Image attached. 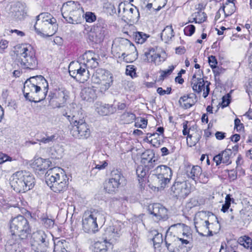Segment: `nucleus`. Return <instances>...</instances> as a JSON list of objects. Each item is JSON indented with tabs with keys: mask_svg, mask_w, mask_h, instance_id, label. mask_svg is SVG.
<instances>
[{
	"mask_svg": "<svg viewBox=\"0 0 252 252\" xmlns=\"http://www.w3.org/2000/svg\"><path fill=\"white\" fill-rule=\"evenodd\" d=\"M195 30V27L194 26L189 25L185 28L184 32L186 35L191 36L194 33Z\"/></svg>",
	"mask_w": 252,
	"mask_h": 252,
	"instance_id": "49",
	"label": "nucleus"
},
{
	"mask_svg": "<svg viewBox=\"0 0 252 252\" xmlns=\"http://www.w3.org/2000/svg\"><path fill=\"white\" fill-rule=\"evenodd\" d=\"M10 229L11 232V239L10 241L13 244L27 239L31 233L28 220L21 215L18 216L11 220Z\"/></svg>",
	"mask_w": 252,
	"mask_h": 252,
	"instance_id": "2",
	"label": "nucleus"
},
{
	"mask_svg": "<svg viewBox=\"0 0 252 252\" xmlns=\"http://www.w3.org/2000/svg\"><path fill=\"white\" fill-rule=\"evenodd\" d=\"M57 139V135L56 134H53L51 135H48L47 134H45V136L41 138L37 141L43 143L48 144L51 145L53 144L55 140Z\"/></svg>",
	"mask_w": 252,
	"mask_h": 252,
	"instance_id": "42",
	"label": "nucleus"
},
{
	"mask_svg": "<svg viewBox=\"0 0 252 252\" xmlns=\"http://www.w3.org/2000/svg\"><path fill=\"white\" fill-rule=\"evenodd\" d=\"M230 95L229 94L224 95L222 98L221 105L222 107L224 108L227 106L230 102Z\"/></svg>",
	"mask_w": 252,
	"mask_h": 252,
	"instance_id": "56",
	"label": "nucleus"
},
{
	"mask_svg": "<svg viewBox=\"0 0 252 252\" xmlns=\"http://www.w3.org/2000/svg\"><path fill=\"white\" fill-rule=\"evenodd\" d=\"M62 179H63V182L68 180V178L63 170L60 168H51L45 174V181L50 188L55 183H61L63 181Z\"/></svg>",
	"mask_w": 252,
	"mask_h": 252,
	"instance_id": "14",
	"label": "nucleus"
},
{
	"mask_svg": "<svg viewBox=\"0 0 252 252\" xmlns=\"http://www.w3.org/2000/svg\"><path fill=\"white\" fill-rule=\"evenodd\" d=\"M85 19L87 22L92 23L96 20V16L94 13L88 12L85 14Z\"/></svg>",
	"mask_w": 252,
	"mask_h": 252,
	"instance_id": "54",
	"label": "nucleus"
},
{
	"mask_svg": "<svg viewBox=\"0 0 252 252\" xmlns=\"http://www.w3.org/2000/svg\"><path fill=\"white\" fill-rule=\"evenodd\" d=\"M114 231H115V228L114 227H112V226H110L107 227L105 231V235L106 236H108V238H115Z\"/></svg>",
	"mask_w": 252,
	"mask_h": 252,
	"instance_id": "51",
	"label": "nucleus"
},
{
	"mask_svg": "<svg viewBox=\"0 0 252 252\" xmlns=\"http://www.w3.org/2000/svg\"><path fill=\"white\" fill-rule=\"evenodd\" d=\"M40 219L42 224L46 228H51L54 226V220L48 218L46 216L42 215Z\"/></svg>",
	"mask_w": 252,
	"mask_h": 252,
	"instance_id": "43",
	"label": "nucleus"
},
{
	"mask_svg": "<svg viewBox=\"0 0 252 252\" xmlns=\"http://www.w3.org/2000/svg\"><path fill=\"white\" fill-rule=\"evenodd\" d=\"M157 161L158 159L152 150H147L142 154L141 162L146 168H153L157 164Z\"/></svg>",
	"mask_w": 252,
	"mask_h": 252,
	"instance_id": "23",
	"label": "nucleus"
},
{
	"mask_svg": "<svg viewBox=\"0 0 252 252\" xmlns=\"http://www.w3.org/2000/svg\"><path fill=\"white\" fill-rule=\"evenodd\" d=\"M61 11L63 17L68 23L78 24L83 19L84 11L78 2L67 1L63 3Z\"/></svg>",
	"mask_w": 252,
	"mask_h": 252,
	"instance_id": "4",
	"label": "nucleus"
},
{
	"mask_svg": "<svg viewBox=\"0 0 252 252\" xmlns=\"http://www.w3.org/2000/svg\"><path fill=\"white\" fill-rule=\"evenodd\" d=\"M144 55L145 61L156 65L161 64L167 58L165 52L158 47L149 49L148 51L145 53Z\"/></svg>",
	"mask_w": 252,
	"mask_h": 252,
	"instance_id": "12",
	"label": "nucleus"
},
{
	"mask_svg": "<svg viewBox=\"0 0 252 252\" xmlns=\"http://www.w3.org/2000/svg\"><path fill=\"white\" fill-rule=\"evenodd\" d=\"M150 234L153 236L152 238V241L153 242L154 246L156 247V246L158 247L160 244L163 242L162 235L159 233L156 230H152L150 232Z\"/></svg>",
	"mask_w": 252,
	"mask_h": 252,
	"instance_id": "37",
	"label": "nucleus"
},
{
	"mask_svg": "<svg viewBox=\"0 0 252 252\" xmlns=\"http://www.w3.org/2000/svg\"><path fill=\"white\" fill-rule=\"evenodd\" d=\"M107 246L105 242H96L94 245V252H106Z\"/></svg>",
	"mask_w": 252,
	"mask_h": 252,
	"instance_id": "41",
	"label": "nucleus"
},
{
	"mask_svg": "<svg viewBox=\"0 0 252 252\" xmlns=\"http://www.w3.org/2000/svg\"><path fill=\"white\" fill-rule=\"evenodd\" d=\"M126 75L130 76L131 77L135 76L136 74L135 69L133 65H127L126 70Z\"/></svg>",
	"mask_w": 252,
	"mask_h": 252,
	"instance_id": "52",
	"label": "nucleus"
},
{
	"mask_svg": "<svg viewBox=\"0 0 252 252\" xmlns=\"http://www.w3.org/2000/svg\"><path fill=\"white\" fill-rule=\"evenodd\" d=\"M147 120L144 118H140V121L138 120L135 123V126L137 127L144 128L147 125Z\"/></svg>",
	"mask_w": 252,
	"mask_h": 252,
	"instance_id": "53",
	"label": "nucleus"
},
{
	"mask_svg": "<svg viewBox=\"0 0 252 252\" xmlns=\"http://www.w3.org/2000/svg\"><path fill=\"white\" fill-rule=\"evenodd\" d=\"M94 83L99 85V88L101 92L107 90L113 83L112 75L108 71L101 69H97L92 78Z\"/></svg>",
	"mask_w": 252,
	"mask_h": 252,
	"instance_id": "8",
	"label": "nucleus"
},
{
	"mask_svg": "<svg viewBox=\"0 0 252 252\" xmlns=\"http://www.w3.org/2000/svg\"><path fill=\"white\" fill-rule=\"evenodd\" d=\"M177 241L181 242V245L178 246L180 249V252H188L191 250L192 245L190 241H192V240L184 238H177Z\"/></svg>",
	"mask_w": 252,
	"mask_h": 252,
	"instance_id": "33",
	"label": "nucleus"
},
{
	"mask_svg": "<svg viewBox=\"0 0 252 252\" xmlns=\"http://www.w3.org/2000/svg\"><path fill=\"white\" fill-rule=\"evenodd\" d=\"M19 58L23 68L32 70L37 68L38 62L35 57V51L31 45L26 44L21 47Z\"/></svg>",
	"mask_w": 252,
	"mask_h": 252,
	"instance_id": "5",
	"label": "nucleus"
},
{
	"mask_svg": "<svg viewBox=\"0 0 252 252\" xmlns=\"http://www.w3.org/2000/svg\"><path fill=\"white\" fill-rule=\"evenodd\" d=\"M83 57L84 60L83 64L85 65L86 69L87 68H94L98 66V63L96 58L93 57L89 58L88 55L87 54L83 55Z\"/></svg>",
	"mask_w": 252,
	"mask_h": 252,
	"instance_id": "34",
	"label": "nucleus"
},
{
	"mask_svg": "<svg viewBox=\"0 0 252 252\" xmlns=\"http://www.w3.org/2000/svg\"><path fill=\"white\" fill-rule=\"evenodd\" d=\"M120 48L123 52L122 57L126 62H133L137 58L136 48L129 40L122 38L120 41Z\"/></svg>",
	"mask_w": 252,
	"mask_h": 252,
	"instance_id": "10",
	"label": "nucleus"
},
{
	"mask_svg": "<svg viewBox=\"0 0 252 252\" xmlns=\"http://www.w3.org/2000/svg\"><path fill=\"white\" fill-rule=\"evenodd\" d=\"M98 113L102 116L108 115L114 113L116 111V108L113 105L108 104H101L96 107Z\"/></svg>",
	"mask_w": 252,
	"mask_h": 252,
	"instance_id": "30",
	"label": "nucleus"
},
{
	"mask_svg": "<svg viewBox=\"0 0 252 252\" xmlns=\"http://www.w3.org/2000/svg\"><path fill=\"white\" fill-rule=\"evenodd\" d=\"M151 169L152 168H146L144 165H140L137 167L136 169V174L138 178L139 183H141L140 180L145 177L149 170Z\"/></svg>",
	"mask_w": 252,
	"mask_h": 252,
	"instance_id": "38",
	"label": "nucleus"
},
{
	"mask_svg": "<svg viewBox=\"0 0 252 252\" xmlns=\"http://www.w3.org/2000/svg\"><path fill=\"white\" fill-rule=\"evenodd\" d=\"M173 36V30L171 26H166L161 33V39L165 42H168Z\"/></svg>",
	"mask_w": 252,
	"mask_h": 252,
	"instance_id": "35",
	"label": "nucleus"
},
{
	"mask_svg": "<svg viewBox=\"0 0 252 252\" xmlns=\"http://www.w3.org/2000/svg\"><path fill=\"white\" fill-rule=\"evenodd\" d=\"M208 62L212 68H215L218 64L217 60L214 56H211L208 58Z\"/></svg>",
	"mask_w": 252,
	"mask_h": 252,
	"instance_id": "57",
	"label": "nucleus"
},
{
	"mask_svg": "<svg viewBox=\"0 0 252 252\" xmlns=\"http://www.w3.org/2000/svg\"><path fill=\"white\" fill-rule=\"evenodd\" d=\"M189 228L188 226H185L184 232H183V235L184 238H188L189 240H192V234L188 231Z\"/></svg>",
	"mask_w": 252,
	"mask_h": 252,
	"instance_id": "59",
	"label": "nucleus"
},
{
	"mask_svg": "<svg viewBox=\"0 0 252 252\" xmlns=\"http://www.w3.org/2000/svg\"><path fill=\"white\" fill-rule=\"evenodd\" d=\"M51 164V162L49 159L38 158L34 159L32 163V167L36 172H41L47 169Z\"/></svg>",
	"mask_w": 252,
	"mask_h": 252,
	"instance_id": "24",
	"label": "nucleus"
},
{
	"mask_svg": "<svg viewBox=\"0 0 252 252\" xmlns=\"http://www.w3.org/2000/svg\"><path fill=\"white\" fill-rule=\"evenodd\" d=\"M165 243L166 247L168 250L170 252H180V248H176L175 247V245L176 244V241L172 243H169L167 240L166 239H165Z\"/></svg>",
	"mask_w": 252,
	"mask_h": 252,
	"instance_id": "46",
	"label": "nucleus"
},
{
	"mask_svg": "<svg viewBox=\"0 0 252 252\" xmlns=\"http://www.w3.org/2000/svg\"><path fill=\"white\" fill-rule=\"evenodd\" d=\"M235 128L237 131H240L243 127V124L241 123L240 120L236 118L234 120Z\"/></svg>",
	"mask_w": 252,
	"mask_h": 252,
	"instance_id": "61",
	"label": "nucleus"
},
{
	"mask_svg": "<svg viewBox=\"0 0 252 252\" xmlns=\"http://www.w3.org/2000/svg\"><path fill=\"white\" fill-rule=\"evenodd\" d=\"M221 154H219L218 155H216L214 157V160L216 163L217 165H219L220 164L221 162L222 163V160H221Z\"/></svg>",
	"mask_w": 252,
	"mask_h": 252,
	"instance_id": "64",
	"label": "nucleus"
},
{
	"mask_svg": "<svg viewBox=\"0 0 252 252\" xmlns=\"http://www.w3.org/2000/svg\"><path fill=\"white\" fill-rule=\"evenodd\" d=\"M149 37V35L142 32H136L134 35L135 42L138 44L143 43Z\"/></svg>",
	"mask_w": 252,
	"mask_h": 252,
	"instance_id": "40",
	"label": "nucleus"
},
{
	"mask_svg": "<svg viewBox=\"0 0 252 252\" xmlns=\"http://www.w3.org/2000/svg\"><path fill=\"white\" fill-rule=\"evenodd\" d=\"M210 174L207 172L202 173V170L201 169V171L200 173V175H199V179H198L199 182L202 183H206L208 182Z\"/></svg>",
	"mask_w": 252,
	"mask_h": 252,
	"instance_id": "50",
	"label": "nucleus"
},
{
	"mask_svg": "<svg viewBox=\"0 0 252 252\" xmlns=\"http://www.w3.org/2000/svg\"><path fill=\"white\" fill-rule=\"evenodd\" d=\"M10 185L15 191L25 192L33 187L34 178L29 172L19 171L12 176Z\"/></svg>",
	"mask_w": 252,
	"mask_h": 252,
	"instance_id": "3",
	"label": "nucleus"
},
{
	"mask_svg": "<svg viewBox=\"0 0 252 252\" xmlns=\"http://www.w3.org/2000/svg\"><path fill=\"white\" fill-rule=\"evenodd\" d=\"M173 196L178 198H184L188 194L187 185L185 182H175L171 188Z\"/></svg>",
	"mask_w": 252,
	"mask_h": 252,
	"instance_id": "22",
	"label": "nucleus"
},
{
	"mask_svg": "<svg viewBox=\"0 0 252 252\" xmlns=\"http://www.w3.org/2000/svg\"><path fill=\"white\" fill-rule=\"evenodd\" d=\"M35 81V88L37 92L36 101H41L44 100L47 94L49 85L47 81L41 75L33 76Z\"/></svg>",
	"mask_w": 252,
	"mask_h": 252,
	"instance_id": "18",
	"label": "nucleus"
},
{
	"mask_svg": "<svg viewBox=\"0 0 252 252\" xmlns=\"http://www.w3.org/2000/svg\"><path fill=\"white\" fill-rule=\"evenodd\" d=\"M64 243L61 241H58L54 243V251L56 252H65L66 250L63 245Z\"/></svg>",
	"mask_w": 252,
	"mask_h": 252,
	"instance_id": "48",
	"label": "nucleus"
},
{
	"mask_svg": "<svg viewBox=\"0 0 252 252\" xmlns=\"http://www.w3.org/2000/svg\"><path fill=\"white\" fill-rule=\"evenodd\" d=\"M27 7L25 3L17 2L14 3L11 7L12 16L16 19L21 20L24 19L27 14Z\"/></svg>",
	"mask_w": 252,
	"mask_h": 252,
	"instance_id": "20",
	"label": "nucleus"
},
{
	"mask_svg": "<svg viewBox=\"0 0 252 252\" xmlns=\"http://www.w3.org/2000/svg\"><path fill=\"white\" fill-rule=\"evenodd\" d=\"M112 227H114L115 228L114 233L115 238L119 237L121 235H122L123 233L122 229L124 227L123 223L119 222L114 225H112Z\"/></svg>",
	"mask_w": 252,
	"mask_h": 252,
	"instance_id": "45",
	"label": "nucleus"
},
{
	"mask_svg": "<svg viewBox=\"0 0 252 252\" xmlns=\"http://www.w3.org/2000/svg\"><path fill=\"white\" fill-rule=\"evenodd\" d=\"M202 132L199 130L193 131L187 137V143L189 147L195 146L201 138Z\"/></svg>",
	"mask_w": 252,
	"mask_h": 252,
	"instance_id": "31",
	"label": "nucleus"
},
{
	"mask_svg": "<svg viewBox=\"0 0 252 252\" xmlns=\"http://www.w3.org/2000/svg\"><path fill=\"white\" fill-rule=\"evenodd\" d=\"M211 223L208 220H203L200 218L197 217L194 219V225L196 232L201 236H204L203 232H205L207 229L209 228V225ZM213 224V223H211Z\"/></svg>",
	"mask_w": 252,
	"mask_h": 252,
	"instance_id": "25",
	"label": "nucleus"
},
{
	"mask_svg": "<svg viewBox=\"0 0 252 252\" xmlns=\"http://www.w3.org/2000/svg\"><path fill=\"white\" fill-rule=\"evenodd\" d=\"M81 96L83 99L87 101H93L96 97L95 90L92 87L84 88L81 91Z\"/></svg>",
	"mask_w": 252,
	"mask_h": 252,
	"instance_id": "29",
	"label": "nucleus"
},
{
	"mask_svg": "<svg viewBox=\"0 0 252 252\" xmlns=\"http://www.w3.org/2000/svg\"><path fill=\"white\" fill-rule=\"evenodd\" d=\"M63 181L60 183H55L52 185L50 189L55 192L62 193L65 190L67 187L68 181L63 182V179H62Z\"/></svg>",
	"mask_w": 252,
	"mask_h": 252,
	"instance_id": "36",
	"label": "nucleus"
},
{
	"mask_svg": "<svg viewBox=\"0 0 252 252\" xmlns=\"http://www.w3.org/2000/svg\"><path fill=\"white\" fill-rule=\"evenodd\" d=\"M148 211L158 220H166L168 218V211L164 206H148Z\"/></svg>",
	"mask_w": 252,
	"mask_h": 252,
	"instance_id": "19",
	"label": "nucleus"
},
{
	"mask_svg": "<svg viewBox=\"0 0 252 252\" xmlns=\"http://www.w3.org/2000/svg\"><path fill=\"white\" fill-rule=\"evenodd\" d=\"M171 88L168 87L166 90H163L161 87H158L157 89V92L160 95H163L165 94H170L171 93Z\"/></svg>",
	"mask_w": 252,
	"mask_h": 252,
	"instance_id": "55",
	"label": "nucleus"
},
{
	"mask_svg": "<svg viewBox=\"0 0 252 252\" xmlns=\"http://www.w3.org/2000/svg\"><path fill=\"white\" fill-rule=\"evenodd\" d=\"M176 67V65H170L169 66L168 69L165 70H162L160 71L161 74L160 75V79L163 80L165 78L167 77L169 75H170L174 69H175Z\"/></svg>",
	"mask_w": 252,
	"mask_h": 252,
	"instance_id": "47",
	"label": "nucleus"
},
{
	"mask_svg": "<svg viewBox=\"0 0 252 252\" xmlns=\"http://www.w3.org/2000/svg\"><path fill=\"white\" fill-rule=\"evenodd\" d=\"M207 18V16L204 12L199 11L195 13L194 21L195 23H202L204 22Z\"/></svg>",
	"mask_w": 252,
	"mask_h": 252,
	"instance_id": "44",
	"label": "nucleus"
},
{
	"mask_svg": "<svg viewBox=\"0 0 252 252\" xmlns=\"http://www.w3.org/2000/svg\"><path fill=\"white\" fill-rule=\"evenodd\" d=\"M108 165V163L106 161H103L102 162H99V164H95V167L93 169V171L94 169H97L98 170H102L104 168Z\"/></svg>",
	"mask_w": 252,
	"mask_h": 252,
	"instance_id": "60",
	"label": "nucleus"
},
{
	"mask_svg": "<svg viewBox=\"0 0 252 252\" xmlns=\"http://www.w3.org/2000/svg\"><path fill=\"white\" fill-rule=\"evenodd\" d=\"M194 97L195 94H193L181 97L179 100L180 106L184 109L190 108L196 102Z\"/></svg>",
	"mask_w": 252,
	"mask_h": 252,
	"instance_id": "28",
	"label": "nucleus"
},
{
	"mask_svg": "<svg viewBox=\"0 0 252 252\" xmlns=\"http://www.w3.org/2000/svg\"><path fill=\"white\" fill-rule=\"evenodd\" d=\"M100 216L98 210L91 209L86 211L82 219V229L88 233H94L98 231L96 220Z\"/></svg>",
	"mask_w": 252,
	"mask_h": 252,
	"instance_id": "6",
	"label": "nucleus"
},
{
	"mask_svg": "<svg viewBox=\"0 0 252 252\" xmlns=\"http://www.w3.org/2000/svg\"><path fill=\"white\" fill-rule=\"evenodd\" d=\"M232 154L231 150L230 149H227L221 153V160H222V163L229 164L231 163V161L230 160V156Z\"/></svg>",
	"mask_w": 252,
	"mask_h": 252,
	"instance_id": "39",
	"label": "nucleus"
},
{
	"mask_svg": "<svg viewBox=\"0 0 252 252\" xmlns=\"http://www.w3.org/2000/svg\"><path fill=\"white\" fill-rule=\"evenodd\" d=\"M35 81L34 77H32L27 80L24 83L23 93L25 98L31 102L35 103L39 102L36 101L37 97V92L35 88Z\"/></svg>",
	"mask_w": 252,
	"mask_h": 252,
	"instance_id": "16",
	"label": "nucleus"
},
{
	"mask_svg": "<svg viewBox=\"0 0 252 252\" xmlns=\"http://www.w3.org/2000/svg\"><path fill=\"white\" fill-rule=\"evenodd\" d=\"M69 98V92L64 88L56 90L48 95L49 103L53 108L63 107Z\"/></svg>",
	"mask_w": 252,
	"mask_h": 252,
	"instance_id": "9",
	"label": "nucleus"
},
{
	"mask_svg": "<svg viewBox=\"0 0 252 252\" xmlns=\"http://www.w3.org/2000/svg\"><path fill=\"white\" fill-rule=\"evenodd\" d=\"M47 236L43 230L33 233L32 242V249L35 252H45L48 245Z\"/></svg>",
	"mask_w": 252,
	"mask_h": 252,
	"instance_id": "13",
	"label": "nucleus"
},
{
	"mask_svg": "<svg viewBox=\"0 0 252 252\" xmlns=\"http://www.w3.org/2000/svg\"><path fill=\"white\" fill-rule=\"evenodd\" d=\"M49 22H46L43 24L39 25L40 29H38L37 33H42L45 34L47 36H51L54 35L58 30V25L56 19H53Z\"/></svg>",
	"mask_w": 252,
	"mask_h": 252,
	"instance_id": "21",
	"label": "nucleus"
},
{
	"mask_svg": "<svg viewBox=\"0 0 252 252\" xmlns=\"http://www.w3.org/2000/svg\"><path fill=\"white\" fill-rule=\"evenodd\" d=\"M8 41L6 40H1L0 42V53H2L4 49L8 46Z\"/></svg>",
	"mask_w": 252,
	"mask_h": 252,
	"instance_id": "62",
	"label": "nucleus"
},
{
	"mask_svg": "<svg viewBox=\"0 0 252 252\" xmlns=\"http://www.w3.org/2000/svg\"><path fill=\"white\" fill-rule=\"evenodd\" d=\"M124 180V177L120 171L113 170L111 172V178L104 184V189L108 193L115 194L118 191L122 181Z\"/></svg>",
	"mask_w": 252,
	"mask_h": 252,
	"instance_id": "11",
	"label": "nucleus"
},
{
	"mask_svg": "<svg viewBox=\"0 0 252 252\" xmlns=\"http://www.w3.org/2000/svg\"><path fill=\"white\" fill-rule=\"evenodd\" d=\"M199 77H197L196 74H194L191 81V85L193 91L197 94L203 91V96L206 98L209 94L210 92L209 85L210 83L204 80L200 75V71H198Z\"/></svg>",
	"mask_w": 252,
	"mask_h": 252,
	"instance_id": "15",
	"label": "nucleus"
},
{
	"mask_svg": "<svg viewBox=\"0 0 252 252\" xmlns=\"http://www.w3.org/2000/svg\"><path fill=\"white\" fill-rule=\"evenodd\" d=\"M75 106L76 104H74L70 105V107H72L73 110H70L69 112H63V115L72 125L70 133L73 137L79 139L87 138L90 135V128L83 119H78V114H77V111L75 110Z\"/></svg>",
	"mask_w": 252,
	"mask_h": 252,
	"instance_id": "1",
	"label": "nucleus"
},
{
	"mask_svg": "<svg viewBox=\"0 0 252 252\" xmlns=\"http://www.w3.org/2000/svg\"><path fill=\"white\" fill-rule=\"evenodd\" d=\"M55 19L49 13H42L36 17V22L34 25L35 30L36 32H38V29L36 28L37 25L43 24L46 22H49V21Z\"/></svg>",
	"mask_w": 252,
	"mask_h": 252,
	"instance_id": "32",
	"label": "nucleus"
},
{
	"mask_svg": "<svg viewBox=\"0 0 252 252\" xmlns=\"http://www.w3.org/2000/svg\"><path fill=\"white\" fill-rule=\"evenodd\" d=\"M201 171V168L198 165H193L191 167L188 166L186 169V175L189 178L191 179L195 182L198 181L199 175Z\"/></svg>",
	"mask_w": 252,
	"mask_h": 252,
	"instance_id": "26",
	"label": "nucleus"
},
{
	"mask_svg": "<svg viewBox=\"0 0 252 252\" xmlns=\"http://www.w3.org/2000/svg\"><path fill=\"white\" fill-rule=\"evenodd\" d=\"M225 203L223 205H231V203H234V200L231 197L230 194H227L225 197Z\"/></svg>",
	"mask_w": 252,
	"mask_h": 252,
	"instance_id": "63",
	"label": "nucleus"
},
{
	"mask_svg": "<svg viewBox=\"0 0 252 252\" xmlns=\"http://www.w3.org/2000/svg\"><path fill=\"white\" fill-rule=\"evenodd\" d=\"M70 75L80 83H84L89 78V72L86 69L85 65L83 63L76 64L75 68L69 67Z\"/></svg>",
	"mask_w": 252,
	"mask_h": 252,
	"instance_id": "17",
	"label": "nucleus"
},
{
	"mask_svg": "<svg viewBox=\"0 0 252 252\" xmlns=\"http://www.w3.org/2000/svg\"><path fill=\"white\" fill-rule=\"evenodd\" d=\"M153 175L155 176V180L160 189H164L170 182L173 172L170 167L165 165L158 166L153 171Z\"/></svg>",
	"mask_w": 252,
	"mask_h": 252,
	"instance_id": "7",
	"label": "nucleus"
},
{
	"mask_svg": "<svg viewBox=\"0 0 252 252\" xmlns=\"http://www.w3.org/2000/svg\"><path fill=\"white\" fill-rule=\"evenodd\" d=\"M244 242L242 245L244 246L245 248H251V251L252 252V240L249 237H246V239L244 240L243 239L242 241L240 240V242Z\"/></svg>",
	"mask_w": 252,
	"mask_h": 252,
	"instance_id": "58",
	"label": "nucleus"
},
{
	"mask_svg": "<svg viewBox=\"0 0 252 252\" xmlns=\"http://www.w3.org/2000/svg\"><path fill=\"white\" fill-rule=\"evenodd\" d=\"M95 31L99 33L100 38H103L108 34L107 25L105 20L100 18L98 19L95 26Z\"/></svg>",
	"mask_w": 252,
	"mask_h": 252,
	"instance_id": "27",
	"label": "nucleus"
}]
</instances>
